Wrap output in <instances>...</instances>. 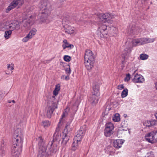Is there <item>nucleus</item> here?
Listing matches in <instances>:
<instances>
[{
	"mask_svg": "<svg viewBox=\"0 0 157 157\" xmlns=\"http://www.w3.org/2000/svg\"><path fill=\"white\" fill-rule=\"evenodd\" d=\"M21 131L20 129H16L13 135L11 151V155L13 157H19L21 152V148L23 143V138Z\"/></svg>",
	"mask_w": 157,
	"mask_h": 157,
	"instance_id": "obj_1",
	"label": "nucleus"
},
{
	"mask_svg": "<svg viewBox=\"0 0 157 157\" xmlns=\"http://www.w3.org/2000/svg\"><path fill=\"white\" fill-rule=\"evenodd\" d=\"M41 14L40 20L42 22H47V18L50 13L51 10L50 3L46 0L41 1L39 5Z\"/></svg>",
	"mask_w": 157,
	"mask_h": 157,
	"instance_id": "obj_2",
	"label": "nucleus"
},
{
	"mask_svg": "<svg viewBox=\"0 0 157 157\" xmlns=\"http://www.w3.org/2000/svg\"><path fill=\"white\" fill-rule=\"evenodd\" d=\"M52 101L49 103V106L46 108V115L48 118H50L52 113L57 108V105L59 101L55 98V96L51 98Z\"/></svg>",
	"mask_w": 157,
	"mask_h": 157,
	"instance_id": "obj_3",
	"label": "nucleus"
},
{
	"mask_svg": "<svg viewBox=\"0 0 157 157\" xmlns=\"http://www.w3.org/2000/svg\"><path fill=\"white\" fill-rule=\"evenodd\" d=\"M4 28L10 30L12 31L15 30H18L20 28V24L17 21H14L11 23H10L9 21H7L4 25Z\"/></svg>",
	"mask_w": 157,
	"mask_h": 157,
	"instance_id": "obj_4",
	"label": "nucleus"
},
{
	"mask_svg": "<svg viewBox=\"0 0 157 157\" xmlns=\"http://www.w3.org/2000/svg\"><path fill=\"white\" fill-rule=\"evenodd\" d=\"M72 128H71L70 124L69 123H67L64 129L63 136L62 137V143L64 144H66L69 139L71 134V131Z\"/></svg>",
	"mask_w": 157,
	"mask_h": 157,
	"instance_id": "obj_5",
	"label": "nucleus"
},
{
	"mask_svg": "<svg viewBox=\"0 0 157 157\" xmlns=\"http://www.w3.org/2000/svg\"><path fill=\"white\" fill-rule=\"evenodd\" d=\"M145 139L150 143L156 142L157 141V131H154L146 134L145 136Z\"/></svg>",
	"mask_w": 157,
	"mask_h": 157,
	"instance_id": "obj_6",
	"label": "nucleus"
},
{
	"mask_svg": "<svg viewBox=\"0 0 157 157\" xmlns=\"http://www.w3.org/2000/svg\"><path fill=\"white\" fill-rule=\"evenodd\" d=\"M86 130V125L83 126L77 131V134L74 137L73 140L80 143L82 136L85 135Z\"/></svg>",
	"mask_w": 157,
	"mask_h": 157,
	"instance_id": "obj_7",
	"label": "nucleus"
},
{
	"mask_svg": "<svg viewBox=\"0 0 157 157\" xmlns=\"http://www.w3.org/2000/svg\"><path fill=\"white\" fill-rule=\"evenodd\" d=\"M56 143H54L53 142H49L48 145V154L52 155V154L55 153L58 150V145Z\"/></svg>",
	"mask_w": 157,
	"mask_h": 157,
	"instance_id": "obj_8",
	"label": "nucleus"
},
{
	"mask_svg": "<svg viewBox=\"0 0 157 157\" xmlns=\"http://www.w3.org/2000/svg\"><path fill=\"white\" fill-rule=\"evenodd\" d=\"M24 3V2L23 0H13V2L10 3V5L6 9V12L8 13L10 10L16 7V6H17L18 7H20Z\"/></svg>",
	"mask_w": 157,
	"mask_h": 157,
	"instance_id": "obj_9",
	"label": "nucleus"
},
{
	"mask_svg": "<svg viewBox=\"0 0 157 157\" xmlns=\"http://www.w3.org/2000/svg\"><path fill=\"white\" fill-rule=\"evenodd\" d=\"M131 43V45L129 46L128 48H126L123 51L124 53L122 55V57H123V56H124L125 55H127L128 53H129L131 51V48L132 47L140 45L139 39L132 40Z\"/></svg>",
	"mask_w": 157,
	"mask_h": 157,
	"instance_id": "obj_10",
	"label": "nucleus"
},
{
	"mask_svg": "<svg viewBox=\"0 0 157 157\" xmlns=\"http://www.w3.org/2000/svg\"><path fill=\"white\" fill-rule=\"evenodd\" d=\"M108 27L106 24L101 23L98 26V32H99V35L102 34L103 36L108 34Z\"/></svg>",
	"mask_w": 157,
	"mask_h": 157,
	"instance_id": "obj_11",
	"label": "nucleus"
},
{
	"mask_svg": "<svg viewBox=\"0 0 157 157\" xmlns=\"http://www.w3.org/2000/svg\"><path fill=\"white\" fill-rule=\"evenodd\" d=\"M100 21H102L104 20H108V21L109 19H112L113 16L110 13H99L97 15Z\"/></svg>",
	"mask_w": 157,
	"mask_h": 157,
	"instance_id": "obj_12",
	"label": "nucleus"
},
{
	"mask_svg": "<svg viewBox=\"0 0 157 157\" xmlns=\"http://www.w3.org/2000/svg\"><path fill=\"white\" fill-rule=\"evenodd\" d=\"M94 59H84L85 66L88 70L90 69L93 66Z\"/></svg>",
	"mask_w": 157,
	"mask_h": 157,
	"instance_id": "obj_13",
	"label": "nucleus"
},
{
	"mask_svg": "<svg viewBox=\"0 0 157 157\" xmlns=\"http://www.w3.org/2000/svg\"><path fill=\"white\" fill-rule=\"evenodd\" d=\"M133 81L136 83H142L144 82V79L142 75L136 74L135 75Z\"/></svg>",
	"mask_w": 157,
	"mask_h": 157,
	"instance_id": "obj_14",
	"label": "nucleus"
},
{
	"mask_svg": "<svg viewBox=\"0 0 157 157\" xmlns=\"http://www.w3.org/2000/svg\"><path fill=\"white\" fill-rule=\"evenodd\" d=\"M32 16H30V19H26L23 21L25 23L24 24V27L27 28H29L33 24V19L32 18Z\"/></svg>",
	"mask_w": 157,
	"mask_h": 157,
	"instance_id": "obj_15",
	"label": "nucleus"
},
{
	"mask_svg": "<svg viewBox=\"0 0 157 157\" xmlns=\"http://www.w3.org/2000/svg\"><path fill=\"white\" fill-rule=\"evenodd\" d=\"M98 96L92 94L90 98V101L93 105H94L98 103L99 100Z\"/></svg>",
	"mask_w": 157,
	"mask_h": 157,
	"instance_id": "obj_16",
	"label": "nucleus"
},
{
	"mask_svg": "<svg viewBox=\"0 0 157 157\" xmlns=\"http://www.w3.org/2000/svg\"><path fill=\"white\" fill-rule=\"evenodd\" d=\"M124 141L122 140L118 139L115 140L113 143V145L114 147L117 148H120L124 143Z\"/></svg>",
	"mask_w": 157,
	"mask_h": 157,
	"instance_id": "obj_17",
	"label": "nucleus"
},
{
	"mask_svg": "<svg viewBox=\"0 0 157 157\" xmlns=\"http://www.w3.org/2000/svg\"><path fill=\"white\" fill-rule=\"evenodd\" d=\"M94 59L92 52L90 50H87L86 51L84 59Z\"/></svg>",
	"mask_w": 157,
	"mask_h": 157,
	"instance_id": "obj_18",
	"label": "nucleus"
},
{
	"mask_svg": "<svg viewBox=\"0 0 157 157\" xmlns=\"http://www.w3.org/2000/svg\"><path fill=\"white\" fill-rule=\"evenodd\" d=\"M63 44L62 45V47L63 49H65L66 48H67L71 49L74 46L73 45L69 44L66 40H63Z\"/></svg>",
	"mask_w": 157,
	"mask_h": 157,
	"instance_id": "obj_19",
	"label": "nucleus"
},
{
	"mask_svg": "<svg viewBox=\"0 0 157 157\" xmlns=\"http://www.w3.org/2000/svg\"><path fill=\"white\" fill-rule=\"evenodd\" d=\"M92 94L99 95V85L96 84L93 87Z\"/></svg>",
	"mask_w": 157,
	"mask_h": 157,
	"instance_id": "obj_20",
	"label": "nucleus"
},
{
	"mask_svg": "<svg viewBox=\"0 0 157 157\" xmlns=\"http://www.w3.org/2000/svg\"><path fill=\"white\" fill-rule=\"evenodd\" d=\"M75 28L73 27H68L65 29V32L70 34L74 33L75 32Z\"/></svg>",
	"mask_w": 157,
	"mask_h": 157,
	"instance_id": "obj_21",
	"label": "nucleus"
},
{
	"mask_svg": "<svg viewBox=\"0 0 157 157\" xmlns=\"http://www.w3.org/2000/svg\"><path fill=\"white\" fill-rule=\"evenodd\" d=\"M60 136L59 135H56V136H55V135H54L53 139L52 141L54 143H56V144L59 145L60 140Z\"/></svg>",
	"mask_w": 157,
	"mask_h": 157,
	"instance_id": "obj_22",
	"label": "nucleus"
},
{
	"mask_svg": "<svg viewBox=\"0 0 157 157\" xmlns=\"http://www.w3.org/2000/svg\"><path fill=\"white\" fill-rule=\"evenodd\" d=\"M117 29L116 28L113 26L108 27V33L109 32L113 33L116 34L117 33Z\"/></svg>",
	"mask_w": 157,
	"mask_h": 157,
	"instance_id": "obj_23",
	"label": "nucleus"
},
{
	"mask_svg": "<svg viewBox=\"0 0 157 157\" xmlns=\"http://www.w3.org/2000/svg\"><path fill=\"white\" fill-rule=\"evenodd\" d=\"M80 143L73 140V142L72 144V149L75 151L77 149L78 147V145Z\"/></svg>",
	"mask_w": 157,
	"mask_h": 157,
	"instance_id": "obj_24",
	"label": "nucleus"
},
{
	"mask_svg": "<svg viewBox=\"0 0 157 157\" xmlns=\"http://www.w3.org/2000/svg\"><path fill=\"white\" fill-rule=\"evenodd\" d=\"M104 134L106 136H110L113 134V130L105 128V129Z\"/></svg>",
	"mask_w": 157,
	"mask_h": 157,
	"instance_id": "obj_25",
	"label": "nucleus"
},
{
	"mask_svg": "<svg viewBox=\"0 0 157 157\" xmlns=\"http://www.w3.org/2000/svg\"><path fill=\"white\" fill-rule=\"evenodd\" d=\"M114 128V126L113 124L110 122H108L105 124V128L106 129H110L111 130H113Z\"/></svg>",
	"mask_w": 157,
	"mask_h": 157,
	"instance_id": "obj_26",
	"label": "nucleus"
},
{
	"mask_svg": "<svg viewBox=\"0 0 157 157\" xmlns=\"http://www.w3.org/2000/svg\"><path fill=\"white\" fill-rule=\"evenodd\" d=\"M50 125V122L47 120L43 121L42 122V125L44 128L48 127Z\"/></svg>",
	"mask_w": 157,
	"mask_h": 157,
	"instance_id": "obj_27",
	"label": "nucleus"
},
{
	"mask_svg": "<svg viewBox=\"0 0 157 157\" xmlns=\"http://www.w3.org/2000/svg\"><path fill=\"white\" fill-rule=\"evenodd\" d=\"M113 120L114 122H118L120 121V115L118 113H116L113 117Z\"/></svg>",
	"mask_w": 157,
	"mask_h": 157,
	"instance_id": "obj_28",
	"label": "nucleus"
},
{
	"mask_svg": "<svg viewBox=\"0 0 157 157\" xmlns=\"http://www.w3.org/2000/svg\"><path fill=\"white\" fill-rule=\"evenodd\" d=\"M12 31L10 30L6 31L5 33V37L6 39H9L12 34Z\"/></svg>",
	"mask_w": 157,
	"mask_h": 157,
	"instance_id": "obj_29",
	"label": "nucleus"
},
{
	"mask_svg": "<svg viewBox=\"0 0 157 157\" xmlns=\"http://www.w3.org/2000/svg\"><path fill=\"white\" fill-rule=\"evenodd\" d=\"M36 32V29L34 28L33 29L28 35L32 38L33 36L35 34Z\"/></svg>",
	"mask_w": 157,
	"mask_h": 157,
	"instance_id": "obj_30",
	"label": "nucleus"
},
{
	"mask_svg": "<svg viewBox=\"0 0 157 157\" xmlns=\"http://www.w3.org/2000/svg\"><path fill=\"white\" fill-rule=\"evenodd\" d=\"M140 45L147 43V38H144L139 39Z\"/></svg>",
	"mask_w": 157,
	"mask_h": 157,
	"instance_id": "obj_31",
	"label": "nucleus"
},
{
	"mask_svg": "<svg viewBox=\"0 0 157 157\" xmlns=\"http://www.w3.org/2000/svg\"><path fill=\"white\" fill-rule=\"evenodd\" d=\"M68 111L69 109H68L67 108H66L64 109L63 112V113L62 114V117L60 118V122L61 121V120L63 118H64L68 114Z\"/></svg>",
	"mask_w": 157,
	"mask_h": 157,
	"instance_id": "obj_32",
	"label": "nucleus"
},
{
	"mask_svg": "<svg viewBox=\"0 0 157 157\" xmlns=\"http://www.w3.org/2000/svg\"><path fill=\"white\" fill-rule=\"evenodd\" d=\"M128 90L127 89H124L121 93V96L123 98L126 97L128 95Z\"/></svg>",
	"mask_w": 157,
	"mask_h": 157,
	"instance_id": "obj_33",
	"label": "nucleus"
},
{
	"mask_svg": "<svg viewBox=\"0 0 157 157\" xmlns=\"http://www.w3.org/2000/svg\"><path fill=\"white\" fill-rule=\"evenodd\" d=\"M148 55L144 54H142L140 56V59L142 60L146 59L148 58Z\"/></svg>",
	"mask_w": 157,
	"mask_h": 157,
	"instance_id": "obj_34",
	"label": "nucleus"
},
{
	"mask_svg": "<svg viewBox=\"0 0 157 157\" xmlns=\"http://www.w3.org/2000/svg\"><path fill=\"white\" fill-rule=\"evenodd\" d=\"M7 68L8 70L10 71L11 73H12L13 72V70L14 69L13 65L12 64H8Z\"/></svg>",
	"mask_w": 157,
	"mask_h": 157,
	"instance_id": "obj_35",
	"label": "nucleus"
},
{
	"mask_svg": "<svg viewBox=\"0 0 157 157\" xmlns=\"http://www.w3.org/2000/svg\"><path fill=\"white\" fill-rule=\"evenodd\" d=\"M32 7H28L26 9V10L25 12V14L27 15V14H30L31 13V12L32 10H33Z\"/></svg>",
	"mask_w": 157,
	"mask_h": 157,
	"instance_id": "obj_36",
	"label": "nucleus"
},
{
	"mask_svg": "<svg viewBox=\"0 0 157 157\" xmlns=\"http://www.w3.org/2000/svg\"><path fill=\"white\" fill-rule=\"evenodd\" d=\"M38 140H39V145L40 146L43 145L44 143V141L42 137L41 136L39 137H38Z\"/></svg>",
	"mask_w": 157,
	"mask_h": 157,
	"instance_id": "obj_37",
	"label": "nucleus"
},
{
	"mask_svg": "<svg viewBox=\"0 0 157 157\" xmlns=\"http://www.w3.org/2000/svg\"><path fill=\"white\" fill-rule=\"evenodd\" d=\"M64 60L67 62H69L71 59V58L70 56L68 55H65L63 57Z\"/></svg>",
	"mask_w": 157,
	"mask_h": 157,
	"instance_id": "obj_38",
	"label": "nucleus"
},
{
	"mask_svg": "<svg viewBox=\"0 0 157 157\" xmlns=\"http://www.w3.org/2000/svg\"><path fill=\"white\" fill-rule=\"evenodd\" d=\"M40 150L42 152V153L43 154L45 153L46 151V148L43 146H40Z\"/></svg>",
	"mask_w": 157,
	"mask_h": 157,
	"instance_id": "obj_39",
	"label": "nucleus"
},
{
	"mask_svg": "<svg viewBox=\"0 0 157 157\" xmlns=\"http://www.w3.org/2000/svg\"><path fill=\"white\" fill-rule=\"evenodd\" d=\"M151 127L157 125V121L155 120H151Z\"/></svg>",
	"mask_w": 157,
	"mask_h": 157,
	"instance_id": "obj_40",
	"label": "nucleus"
},
{
	"mask_svg": "<svg viewBox=\"0 0 157 157\" xmlns=\"http://www.w3.org/2000/svg\"><path fill=\"white\" fill-rule=\"evenodd\" d=\"M31 38L27 35L25 37H24L22 39V41L24 42H26L28 41L29 39H31Z\"/></svg>",
	"mask_w": 157,
	"mask_h": 157,
	"instance_id": "obj_41",
	"label": "nucleus"
},
{
	"mask_svg": "<svg viewBox=\"0 0 157 157\" xmlns=\"http://www.w3.org/2000/svg\"><path fill=\"white\" fill-rule=\"evenodd\" d=\"M144 125L146 127H151V121H146L144 123Z\"/></svg>",
	"mask_w": 157,
	"mask_h": 157,
	"instance_id": "obj_42",
	"label": "nucleus"
},
{
	"mask_svg": "<svg viewBox=\"0 0 157 157\" xmlns=\"http://www.w3.org/2000/svg\"><path fill=\"white\" fill-rule=\"evenodd\" d=\"M61 78L62 79L66 81L70 79L69 76H65V75H62Z\"/></svg>",
	"mask_w": 157,
	"mask_h": 157,
	"instance_id": "obj_43",
	"label": "nucleus"
},
{
	"mask_svg": "<svg viewBox=\"0 0 157 157\" xmlns=\"http://www.w3.org/2000/svg\"><path fill=\"white\" fill-rule=\"evenodd\" d=\"M130 78V75L129 74H127L126 75V76L125 78L124 79V81H128Z\"/></svg>",
	"mask_w": 157,
	"mask_h": 157,
	"instance_id": "obj_44",
	"label": "nucleus"
},
{
	"mask_svg": "<svg viewBox=\"0 0 157 157\" xmlns=\"http://www.w3.org/2000/svg\"><path fill=\"white\" fill-rule=\"evenodd\" d=\"M155 40V38H147V43L153 42Z\"/></svg>",
	"mask_w": 157,
	"mask_h": 157,
	"instance_id": "obj_45",
	"label": "nucleus"
},
{
	"mask_svg": "<svg viewBox=\"0 0 157 157\" xmlns=\"http://www.w3.org/2000/svg\"><path fill=\"white\" fill-rule=\"evenodd\" d=\"M59 92L58 91L56 90L55 89H54V90L53 91V96H55V97L58 94H59ZM55 98H56L55 97Z\"/></svg>",
	"mask_w": 157,
	"mask_h": 157,
	"instance_id": "obj_46",
	"label": "nucleus"
},
{
	"mask_svg": "<svg viewBox=\"0 0 157 157\" xmlns=\"http://www.w3.org/2000/svg\"><path fill=\"white\" fill-rule=\"evenodd\" d=\"M65 71L66 73L68 74H70L71 72V70L70 67L66 69Z\"/></svg>",
	"mask_w": 157,
	"mask_h": 157,
	"instance_id": "obj_47",
	"label": "nucleus"
},
{
	"mask_svg": "<svg viewBox=\"0 0 157 157\" xmlns=\"http://www.w3.org/2000/svg\"><path fill=\"white\" fill-rule=\"evenodd\" d=\"M55 89L58 91H59L60 90V86L59 84H57L56 85Z\"/></svg>",
	"mask_w": 157,
	"mask_h": 157,
	"instance_id": "obj_48",
	"label": "nucleus"
},
{
	"mask_svg": "<svg viewBox=\"0 0 157 157\" xmlns=\"http://www.w3.org/2000/svg\"><path fill=\"white\" fill-rule=\"evenodd\" d=\"M124 88V86L123 84L119 85L117 86V89L120 90H121Z\"/></svg>",
	"mask_w": 157,
	"mask_h": 157,
	"instance_id": "obj_49",
	"label": "nucleus"
},
{
	"mask_svg": "<svg viewBox=\"0 0 157 157\" xmlns=\"http://www.w3.org/2000/svg\"><path fill=\"white\" fill-rule=\"evenodd\" d=\"M148 156L147 157H152L151 156L153 155V153L152 151L148 152L147 153Z\"/></svg>",
	"mask_w": 157,
	"mask_h": 157,
	"instance_id": "obj_50",
	"label": "nucleus"
},
{
	"mask_svg": "<svg viewBox=\"0 0 157 157\" xmlns=\"http://www.w3.org/2000/svg\"><path fill=\"white\" fill-rule=\"evenodd\" d=\"M79 17H78L77 18V19H76V20H77V21H83V20H82V19H81V18H79Z\"/></svg>",
	"mask_w": 157,
	"mask_h": 157,
	"instance_id": "obj_51",
	"label": "nucleus"
},
{
	"mask_svg": "<svg viewBox=\"0 0 157 157\" xmlns=\"http://www.w3.org/2000/svg\"><path fill=\"white\" fill-rule=\"evenodd\" d=\"M155 88L156 90H157V82L155 83Z\"/></svg>",
	"mask_w": 157,
	"mask_h": 157,
	"instance_id": "obj_52",
	"label": "nucleus"
},
{
	"mask_svg": "<svg viewBox=\"0 0 157 157\" xmlns=\"http://www.w3.org/2000/svg\"><path fill=\"white\" fill-rule=\"evenodd\" d=\"M10 73H11V72H9L8 73H7V72H6V74H8V75H9V74H10Z\"/></svg>",
	"mask_w": 157,
	"mask_h": 157,
	"instance_id": "obj_53",
	"label": "nucleus"
},
{
	"mask_svg": "<svg viewBox=\"0 0 157 157\" xmlns=\"http://www.w3.org/2000/svg\"><path fill=\"white\" fill-rule=\"evenodd\" d=\"M155 117L157 119V113H156L155 114Z\"/></svg>",
	"mask_w": 157,
	"mask_h": 157,
	"instance_id": "obj_54",
	"label": "nucleus"
},
{
	"mask_svg": "<svg viewBox=\"0 0 157 157\" xmlns=\"http://www.w3.org/2000/svg\"><path fill=\"white\" fill-rule=\"evenodd\" d=\"M2 98V95L0 94V100Z\"/></svg>",
	"mask_w": 157,
	"mask_h": 157,
	"instance_id": "obj_55",
	"label": "nucleus"
},
{
	"mask_svg": "<svg viewBox=\"0 0 157 157\" xmlns=\"http://www.w3.org/2000/svg\"><path fill=\"white\" fill-rule=\"evenodd\" d=\"M76 110H77V109H76L74 110V112H73V113L74 114L76 113Z\"/></svg>",
	"mask_w": 157,
	"mask_h": 157,
	"instance_id": "obj_56",
	"label": "nucleus"
},
{
	"mask_svg": "<svg viewBox=\"0 0 157 157\" xmlns=\"http://www.w3.org/2000/svg\"><path fill=\"white\" fill-rule=\"evenodd\" d=\"M64 21H65V20L64 19H63V22H64Z\"/></svg>",
	"mask_w": 157,
	"mask_h": 157,
	"instance_id": "obj_57",
	"label": "nucleus"
},
{
	"mask_svg": "<svg viewBox=\"0 0 157 157\" xmlns=\"http://www.w3.org/2000/svg\"><path fill=\"white\" fill-rule=\"evenodd\" d=\"M12 102H13V103H15V101H14V100H13L12 101Z\"/></svg>",
	"mask_w": 157,
	"mask_h": 157,
	"instance_id": "obj_58",
	"label": "nucleus"
},
{
	"mask_svg": "<svg viewBox=\"0 0 157 157\" xmlns=\"http://www.w3.org/2000/svg\"><path fill=\"white\" fill-rule=\"evenodd\" d=\"M135 72H136V71H134V73H135Z\"/></svg>",
	"mask_w": 157,
	"mask_h": 157,
	"instance_id": "obj_59",
	"label": "nucleus"
}]
</instances>
